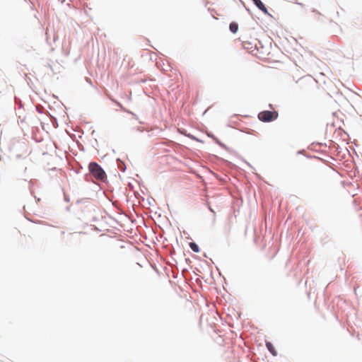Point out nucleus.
I'll return each mask as SVG.
<instances>
[{
  "mask_svg": "<svg viewBox=\"0 0 362 362\" xmlns=\"http://www.w3.org/2000/svg\"><path fill=\"white\" fill-rule=\"evenodd\" d=\"M243 47L245 49H246L247 51H248L250 53H252L255 50V48H256V45L249 41H243Z\"/></svg>",
  "mask_w": 362,
  "mask_h": 362,
  "instance_id": "obj_3",
  "label": "nucleus"
},
{
  "mask_svg": "<svg viewBox=\"0 0 362 362\" xmlns=\"http://www.w3.org/2000/svg\"><path fill=\"white\" fill-rule=\"evenodd\" d=\"M266 346L273 356H276L277 355V351H276L273 344L271 342H267Z\"/></svg>",
  "mask_w": 362,
  "mask_h": 362,
  "instance_id": "obj_5",
  "label": "nucleus"
},
{
  "mask_svg": "<svg viewBox=\"0 0 362 362\" xmlns=\"http://www.w3.org/2000/svg\"><path fill=\"white\" fill-rule=\"evenodd\" d=\"M209 209L211 211L214 212V210L211 207L209 208Z\"/></svg>",
  "mask_w": 362,
  "mask_h": 362,
  "instance_id": "obj_9",
  "label": "nucleus"
},
{
  "mask_svg": "<svg viewBox=\"0 0 362 362\" xmlns=\"http://www.w3.org/2000/svg\"><path fill=\"white\" fill-rule=\"evenodd\" d=\"M279 114L276 111H262L258 114V119L264 122H272L277 119Z\"/></svg>",
  "mask_w": 362,
  "mask_h": 362,
  "instance_id": "obj_2",
  "label": "nucleus"
},
{
  "mask_svg": "<svg viewBox=\"0 0 362 362\" xmlns=\"http://www.w3.org/2000/svg\"><path fill=\"white\" fill-rule=\"evenodd\" d=\"M128 185L130 187V188H132V186L131 182H129V185Z\"/></svg>",
  "mask_w": 362,
  "mask_h": 362,
  "instance_id": "obj_8",
  "label": "nucleus"
},
{
  "mask_svg": "<svg viewBox=\"0 0 362 362\" xmlns=\"http://www.w3.org/2000/svg\"><path fill=\"white\" fill-rule=\"evenodd\" d=\"M88 170L93 177L96 180H103L106 177L104 170L97 163H90L88 165Z\"/></svg>",
  "mask_w": 362,
  "mask_h": 362,
  "instance_id": "obj_1",
  "label": "nucleus"
},
{
  "mask_svg": "<svg viewBox=\"0 0 362 362\" xmlns=\"http://www.w3.org/2000/svg\"><path fill=\"white\" fill-rule=\"evenodd\" d=\"M229 29L233 33H237L238 30V25L235 22H232L230 23Z\"/></svg>",
  "mask_w": 362,
  "mask_h": 362,
  "instance_id": "obj_6",
  "label": "nucleus"
},
{
  "mask_svg": "<svg viewBox=\"0 0 362 362\" xmlns=\"http://www.w3.org/2000/svg\"><path fill=\"white\" fill-rule=\"evenodd\" d=\"M189 247L193 252H199V247L195 243H194V242L189 243Z\"/></svg>",
  "mask_w": 362,
  "mask_h": 362,
  "instance_id": "obj_7",
  "label": "nucleus"
},
{
  "mask_svg": "<svg viewBox=\"0 0 362 362\" xmlns=\"http://www.w3.org/2000/svg\"><path fill=\"white\" fill-rule=\"evenodd\" d=\"M252 1L259 10H261L265 13H267V9L266 6L260 0H252Z\"/></svg>",
  "mask_w": 362,
  "mask_h": 362,
  "instance_id": "obj_4",
  "label": "nucleus"
}]
</instances>
